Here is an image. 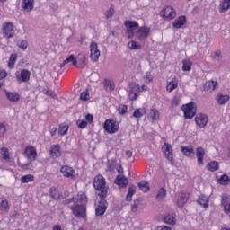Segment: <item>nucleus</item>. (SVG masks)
<instances>
[{
  "mask_svg": "<svg viewBox=\"0 0 230 230\" xmlns=\"http://www.w3.org/2000/svg\"><path fill=\"white\" fill-rule=\"evenodd\" d=\"M72 201L74 202V205L71 206L73 215L79 218H85V204H87V196L85 193L79 192L76 197L73 198Z\"/></svg>",
  "mask_w": 230,
  "mask_h": 230,
  "instance_id": "nucleus-1",
  "label": "nucleus"
},
{
  "mask_svg": "<svg viewBox=\"0 0 230 230\" xmlns=\"http://www.w3.org/2000/svg\"><path fill=\"white\" fill-rule=\"evenodd\" d=\"M86 58H85V55L84 54H79L76 58L72 54L63 61L60 67H65L67 64H72V66H76V67L82 69V67H85Z\"/></svg>",
  "mask_w": 230,
  "mask_h": 230,
  "instance_id": "nucleus-2",
  "label": "nucleus"
},
{
  "mask_svg": "<svg viewBox=\"0 0 230 230\" xmlns=\"http://www.w3.org/2000/svg\"><path fill=\"white\" fill-rule=\"evenodd\" d=\"M181 110L183 111L185 119H193L195 114H197V104L191 102L182 105Z\"/></svg>",
  "mask_w": 230,
  "mask_h": 230,
  "instance_id": "nucleus-3",
  "label": "nucleus"
},
{
  "mask_svg": "<svg viewBox=\"0 0 230 230\" xmlns=\"http://www.w3.org/2000/svg\"><path fill=\"white\" fill-rule=\"evenodd\" d=\"M160 15L165 21H173L177 17V11L173 7L167 5L161 10Z\"/></svg>",
  "mask_w": 230,
  "mask_h": 230,
  "instance_id": "nucleus-4",
  "label": "nucleus"
},
{
  "mask_svg": "<svg viewBox=\"0 0 230 230\" xmlns=\"http://www.w3.org/2000/svg\"><path fill=\"white\" fill-rule=\"evenodd\" d=\"M93 187L98 191H101V197H105L107 195V190H105V179L102 175H97L93 181Z\"/></svg>",
  "mask_w": 230,
  "mask_h": 230,
  "instance_id": "nucleus-5",
  "label": "nucleus"
},
{
  "mask_svg": "<svg viewBox=\"0 0 230 230\" xmlns=\"http://www.w3.org/2000/svg\"><path fill=\"white\" fill-rule=\"evenodd\" d=\"M104 130L108 132V134H116L119 130V123H118L114 119H107L104 122Z\"/></svg>",
  "mask_w": 230,
  "mask_h": 230,
  "instance_id": "nucleus-6",
  "label": "nucleus"
},
{
  "mask_svg": "<svg viewBox=\"0 0 230 230\" xmlns=\"http://www.w3.org/2000/svg\"><path fill=\"white\" fill-rule=\"evenodd\" d=\"M125 26L127 37H128V39H132L135 35L136 30L139 28V23H137V22L128 20L125 22Z\"/></svg>",
  "mask_w": 230,
  "mask_h": 230,
  "instance_id": "nucleus-7",
  "label": "nucleus"
},
{
  "mask_svg": "<svg viewBox=\"0 0 230 230\" xmlns=\"http://www.w3.org/2000/svg\"><path fill=\"white\" fill-rule=\"evenodd\" d=\"M162 152L164 155L165 159L171 163V164H173L174 159H173V147L171 144L164 143L162 146Z\"/></svg>",
  "mask_w": 230,
  "mask_h": 230,
  "instance_id": "nucleus-8",
  "label": "nucleus"
},
{
  "mask_svg": "<svg viewBox=\"0 0 230 230\" xmlns=\"http://www.w3.org/2000/svg\"><path fill=\"white\" fill-rule=\"evenodd\" d=\"M24 155L30 163H33L37 159V149L32 146H28L24 149Z\"/></svg>",
  "mask_w": 230,
  "mask_h": 230,
  "instance_id": "nucleus-9",
  "label": "nucleus"
},
{
  "mask_svg": "<svg viewBox=\"0 0 230 230\" xmlns=\"http://www.w3.org/2000/svg\"><path fill=\"white\" fill-rule=\"evenodd\" d=\"M90 51H91V55H90V58L91 60H93V62H98V58H100V49H98V43L96 42H92L90 44Z\"/></svg>",
  "mask_w": 230,
  "mask_h": 230,
  "instance_id": "nucleus-10",
  "label": "nucleus"
},
{
  "mask_svg": "<svg viewBox=\"0 0 230 230\" xmlns=\"http://www.w3.org/2000/svg\"><path fill=\"white\" fill-rule=\"evenodd\" d=\"M149 35H150V28L146 26L140 27L136 32V37L137 39H138V40H146Z\"/></svg>",
  "mask_w": 230,
  "mask_h": 230,
  "instance_id": "nucleus-11",
  "label": "nucleus"
},
{
  "mask_svg": "<svg viewBox=\"0 0 230 230\" xmlns=\"http://www.w3.org/2000/svg\"><path fill=\"white\" fill-rule=\"evenodd\" d=\"M195 121L199 128H204L206 125H208L209 119L208 118V115L204 113H199L195 117Z\"/></svg>",
  "mask_w": 230,
  "mask_h": 230,
  "instance_id": "nucleus-12",
  "label": "nucleus"
},
{
  "mask_svg": "<svg viewBox=\"0 0 230 230\" xmlns=\"http://www.w3.org/2000/svg\"><path fill=\"white\" fill-rule=\"evenodd\" d=\"M60 172L64 177H67V179H75L76 177V172L75 169L69 165H63L60 169Z\"/></svg>",
  "mask_w": 230,
  "mask_h": 230,
  "instance_id": "nucleus-13",
  "label": "nucleus"
},
{
  "mask_svg": "<svg viewBox=\"0 0 230 230\" xmlns=\"http://www.w3.org/2000/svg\"><path fill=\"white\" fill-rule=\"evenodd\" d=\"M3 33L6 39H12L15 35V31L13 30V24L8 22L3 25Z\"/></svg>",
  "mask_w": 230,
  "mask_h": 230,
  "instance_id": "nucleus-14",
  "label": "nucleus"
},
{
  "mask_svg": "<svg viewBox=\"0 0 230 230\" xmlns=\"http://www.w3.org/2000/svg\"><path fill=\"white\" fill-rule=\"evenodd\" d=\"M143 209H145V204L141 203L139 199H136L131 206L132 213H135V215H139L140 213H143Z\"/></svg>",
  "mask_w": 230,
  "mask_h": 230,
  "instance_id": "nucleus-15",
  "label": "nucleus"
},
{
  "mask_svg": "<svg viewBox=\"0 0 230 230\" xmlns=\"http://www.w3.org/2000/svg\"><path fill=\"white\" fill-rule=\"evenodd\" d=\"M221 206L224 208V212L226 215L230 213V196L227 194L222 195Z\"/></svg>",
  "mask_w": 230,
  "mask_h": 230,
  "instance_id": "nucleus-16",
  "label": "nucleus"
},
{
  "mask_svg": "<svg viewBox=\"0 0 230 230\" xmlns=\"http://www.w3.org/2000/svg\"><path fill=\"white\" fill-rule=\"evenodd\" d=\"M105 211H107V201L102 199L95 208V214L97 217H102V215H105Z\"/></svg>",
  "mask_w": 230,
  "mask_h": 230,
  "instance_id": "nucleus-17",
  "label": "nucleus"
},
{
  "mask_svg": "<svg viewBox=\"0 0 230 230\" xmlns=\"http://www.w3.org/2000/svg\"><path fill=\"white\" fill-rule=\"evenodd\" d=\"M206 155V151L202 147H197L196 157L198 161V166H204V156Z\"/></svg>",
  "mask_w": 230,
  "mask_h": 230,
  "instance_id": "nucleus-18",
  "label": "nucleus"
},
{
  "mask_svg": "<svg viewBox=\"0 0 230 230\" xmlns=\"http://www.w3.org/2000/svg\"><path fill=\"white\" fill-rule=\"evenodd\" d=\"M31 73L30 71L23 69L22 72L16 73V78L18 82H28L30 80Z\"/></svg>",
  "mask_w": 230,
  "mask_h": 230,
  "instance_id": "nucleus-19",
  "label": "nucleus"
},
{
  "mask_svg": "<svg viewBox=\"0 0 230 230\" xmlns=\"http://www.w3.org/2000/svg\"><path fill=\"white\" fill-rule=\"evenodd\" d=\"M34 4V0H22V8L25 12H31V10H33Z\"/></svg>",
  "mask_w": 230,
  "mask_h": 230,
  "instance_id": "nucleus-20",
  "label": "nucleus"
},
{
  "mask_svg": "<svg viewBox=\"0 0 230 230\" xmlns=\"http://www.w3.org/2000/svg\"><path fill=\"white\" fill-rule=\"evenodd\" d=\"M103 85L105 91L108 93H111V91H114L116 85L114 84V81L112 79L105 78L103 81Z\"/></svg>",
  "mask_w": 230,
  "mask_h": 230,
  "instance_id": "nucleus-21",
  "label": "nucleus"
},
{
  "mask_svg": "<svg viewBox=\"0 0 230 230\" xmlns=\"http://www.w3.org/2000/svg\"><path fill=\"white\" fill-rule=\"evenodd\" d=\"M184 24H186V16H179L172 22L173 28H176L177 30H179L180 28H182Z\"/></svg>",
  "mask_w": 230,
  "mask_h": 230,
  "instance_id": "nucleus-22",
  "label": "nucleus"
},
{
  "mask_svg": "<svg viewBox=\"0 0 230 230\" xmlns=\"http://www.w3.org/2000/svg\"><path fill=\"white\" fill-rule=\"evenodd\" d=\"M140 87L137 84H135L129 90V100L134 101L137 98L139 94Z\"/></svg>",
  "mask_w": 230,
  "mask_h": 230,
  "instance_id": "nucleus-23",
  "label": "nucleus"
},
{
  "mask_svg": "<svg viewBox=\"0 0 230 230\" xmlns=\"http://www.w3.org/2000/svg\"><path fill=\"white\" fill-rule=\"evenodd\" d=\"M181 150L183 154V155H186V157H194L195 151L193 150V146H181Z\"/></svg>",
  "mask_w": 230,
  "mask_h": 230,
  "instance_id": "nucleus-24",
  "label": "nucleus"
},
{
  "mask_svg": "<svg viewBox=\"0 0 230 230\" xmlns=\"http://www.w3.org/2000/svg\"><path fill=\"white\" fill-rule=\"evenodd\" d=\"M1 155H2L3 159H4V161H6V163H9V164H11V165L13 164V161L10 157V152L8 151V148L2 147Z\"/></svg>",
  "mask_w": 230,
  "mask_h": 230,
  "instance_id": "nucleus-25",
  "label": "nucleus"
},
{
  "mask_svg": "<svg viewBox=\"0 0 230 230\" xmlns=\"http://www.w3.org/2000/svg\"><path fill=\"white\" fill-rule=\"evenodd\" d=\"M5 96L9 102H15L20 100L21 96L17 93V92H8L5 91Z\"/></svg>",
  "mask_w": 230,
  "mask_h": 230,
  "instance_id": "nucleus-26",
  "label": "nucleus"
},
{
  "mask_svg": "<svg viewBox=\"0 0 230 230\" xmlns=\"http://www.w3.org/2000/svg\"><path fill=\"white\" fill-rule=\"evenodd\" d=\"M198 204L206 209L209 206V197L202 194L198 199Z\"/></svg>",
  "mask_w": 230,
  "mask_h": 230,
  "instance_id": "nucleus-27",
  "label": "nucleus"
},
{
  "mask_svg": "<svg viewBox=\"0 0 230 230\" xmlns=\"http://www.w3.org/2000/svg\"><path fill=\"white\" fill-rule=\"evenodd\" d=\"M216 100L218 105H226L229 102V95L217 93Z\"/></svg>",
  "mask_w": 230,
  "mask_h": 230,
  "instance_id": "nucleus-28",
  "label": "nucleus"
},
{
  "mask_svg": "<svg viewBox=\"0 0 230 230\" xmlns=\"http://www.w3.org/2000/svg\"><path fill=\"white\" fill-rule=\"evenodd\" d=\"M61 152H60V145L57 144V145H53L50 147V155L51 157H60L61 155Z\"/></svg>",
  "mask_w": 230,
  "mask_h": 230,
  "instance_id": "nucleus-29",
  "label": "nucleus"
},
{
  "mask_svg": "<svg viewBox=\"0 0 230 230\" xmlns=\"http://www.w3.org/2000/svg\"><path fill=\"white\" fill-rule=\"evenodd\" d=\"M115 182L119 188H125L128 184V180L123 175H118Z\"/></svg>",
  "mask_w": 230,
  "mask_h": 230,
  "instance_id": "nucleus-30",
  "label": "nucleus"
},
{
  "mask_svg": "<svg viewBox=\"0 0 230 230\" xmlns=\"http://www.w3.org/2000/svg\"><path fill=\"white\" fill-rule=\"evenodd\" d=\"M179 85V81L175 78L172 79V81L167 83L166 89L168 93H172V91H175Z\"/></svg>",
  "mask_w": 230,
  "mask_h": 230,
  "instance_id": "nucleus-31",
  "label": "nucleus"
},
{
  "mask_svg": "<svg viewBox=\"0 0 230 230\" xmlns=\"http://www.w3.org/2000/svg\"><path fill=\"white\" fill-rule=\"evenodd\" d=\"M217 87H218L217 81H208L205 83V91H209V93L215 91Z\"/></svg>",
  "mask_w": 230,
  "mask_h": 230,
  "instance_id": "nucleus-32",
  "label": "nucleus"
},
{
  "mask_svg": "<svg viewBox=\"0 0 230 230\" xmlns=\"http://www.w3.org/2000/svg\"><path fill=\"white\" fill-rule=\"evenodd\" d=\"M146 114V110L145 108H137L133 112V118L139 119Z\"/></svg>",
  "mask_w": 230,
  "mask_h": 230,
  "instance_id": "nucleus-33",
  "label": "nucleus"
},
{
  "mask_svg": "<svg viewBox=\"0 0 230 230\" xmlns=\"http://www.w3.org/2000/svg\"><path fill=\"white\" fill-rule=\"evenodd\" d=\"M156 200H158V202H163L166 200V189L164 188L159 189L156 194Z\"/></svg>",
  "mask_w": 230,
  "mask_h": 230,
  "instance_id": "nucleus-34",
  "label": "nucleus"
},
{
  "mask_svg": "<svg viewBox=\"0 0 230 230\" xmlns=\"http://www.w3.org/2000/svg\"><path fill=\"white\" fill-rule=\"evenodd\" d=\"M159 110L154 108L149 112V118L152 119V123H155L159 119Z\"/></svg>",
  "mask_w": 230,
  "mask_h": 230,
  "instance_id": "nucleus-35",
  "label": "nucleus"
},
{
  "mask_svg": "<svg viewBox=\"0 0 230 230\" xmlns=\"http://www.w3.org/2000/svg\"><path fill=\"white\" fill-rule=\"evenodd\" d=\"M229 9H230V0H223L219 5V12H221V13H224L227 12V10Z\"/></svg>",
  "mask_w": 230,
  "mask_h": 230,
  "instance_id": "nucleus-36",
  "label": "nucleus"
},
{
  "mask_svg": "<svg viewBox=\"0 0 230 230\" xmlns=\"http://www.w3.org/2000/svg\"><path fill=\"white\" fill-rule=\"evenodd\" d=\"M219 168V164L217 161H212L207 164L208 172H217Z\"/></svg>",
  "mask_w": 230,
  "mask_h": 230,
  "instance_id": "nucleus-37",
  "label": "nucleus"
},
{
  "mask_svg": "<svg viewBox=\"0 0 230 230\" xmlns=\"http://www.w3.org/2000/svg\"><path fill=\"white\" fill-rule=\"evenodd\" d=\"M138 188L141 191L146 193V191L150 190V184L148 183V181H142L138 182Z\"/></svg>",
  "mask_w": 230,
  "mask_h": 230,
  "instance_id": "nucleus-38",
  "label": "nucleus"
},
{
  "mask_svg": "<svg viewBox=\"0 0 230 230\" xmlns=\"http://www.w3.org/2000/svg\"><path fill=\"white\" fill-rule=\"evenodd\" d=\"M68 130H69V125H67L66 123H62L59 126L58 134H59V136H66V134H67Z\"/></svg>",
  "mask_w": 230,
  "mask_h": 230,
  "instance_id": "nucleus-39",
  "label": "nucleus"
},
{
  "mask_svg": "<svg viewBox=\"0 0 230 230\" xmlns=\"http://www.w3.org/2000/svg\"><path fill=\"white\" fill-rule=\"evenodd\" d=\"M35 181V177L31 174L23 175L21 177V182L23 184H27V182H33Z\"/></svg>",
  "mask_w": 230,
  "mask_h": 230,
  "instance_id": "nucleus-40",
  "label": "nucleus"
},
{
  "mask_svg": "<svg viewBox=\"0 0 230 230\" xmlns=\"http://www.w3.org/2000/svg\"><path fill=\"white\" fill-rule=\"evenodd\" d=\"M16 62H17V54H12L8 61V67L10 69H13V67H15Z\"/></svg>",
  "mask_w": 230,
  "mask_h": 230,
  "instance_id": "nucleus-41",
  "label": "nucleus"
},
{
  "mask_svg": "<svg viewBox=\"0 0 230 230\" xmlns=\"http://www.w3.org/2000/svg\"><path fill=\"white\" fill-rule=\"evenodd\" d=\"M191 60L190 59H183L182 60V71H191Z\"/></svg>",
  "mask_w": 230,
  "mask_h": 230,
  "instance_id": "nucleus-42",
  "label": "nucleus"
},
{
  "mask_svg": "<svg viewBox=\"0 0 230 230\" xmlns=\"http://www.w3.org/2000/svg\"><path fill=\"white\" fill-rule=\"evenodd\" d=\"M229 182H230V178L227 174H223L222 176H220L219 184H221L222 186H227Z\"/></svg>",
  "mask_w": 230,
  "mask_h": 230,
  "instance_id": "nucleus-43",
  "label": "nucleus"
},
{
  "mask_svg": "<svg viewBox=\"0 0 230 230\" xmlns=\"http://www.w3.org/2000/svg\"><path fill=\"white\" fill-rule=\"evenodd\" d=\"M134 193H136V187L130 186L128 188V192L126 196V200H128V202H130L132 200V197H134Z\"/></svg>",
  "mask_w": 230,
  "mask_h": 230,
  "instance_id": "nucleus-44",
  "label": "nucleus"
},
{
  "mask_svg": "<svg viewBox=\"0 0 230 230\" xmlns=\"http://www.w3.org/2000/svg\"><path fill=\"white\" fill-rule=\"evenodd\" d=\"M186 202H188V195L181 193L180 199H178V206L182 208Z\"/></svg>",
  "mask_w": 230,
  "mask_h": 230,
  "instance_id": "nucleus-45",
  "label": "nucleus"
},
{
  "mask_svg": "<svg viewBox=\"0 0 230 230\" xmlns=\"http://www.w3.org/2000/svg\"><path fill=\"white\" fill-rule=\"evenodd\" d=\"M165 224H169L171 226H175V217L172 215H168L164 217Z\"/></svg>",
  "mask_w": 230,
  "mask_h": 230,
  "instance_id": "nucleus-46",
  "label": "nucleus"
},
{
  "mask_svg": "<svg viewBox=\"0 0 230 230\" xmlns=\"http://www.w3.org/2000/svg\"><path fill=\"white\" fill-rule=\"evenodd\" d=\"M17 46L21 49H28V41L26 40H20L17 41Z\"/></svg>",
  "mask_w": 230,
  "mask_h": 230,
  "instance_id": "nucleus-47",
  "label": "nucleus"
},
{
  "mask_svg": "<svg viewBox=\"0 0 230 230\" xmlns=\"http://www.w3.org/2000/svg\"><path fill=\"white\" fill-rule=\"evenodd\" d=\"M128 48L129 49H141V45L137 41H129Z\"/></svg>",
  "mask_w": 230,
  "mask_h": 230,
  "instance_id": "nucleus-48",
  "label": "nucleus"
},
{
  "mask_svg": "<svg viewBox=\"0 0 230 230\" xmlns=\"http://www.w3.org/2000/svg\"><path fill=\"white\" fill-rule=\"evenodd\" d=\"M91 95L89 94V91L85 90L80 95V100H83V102H87V100H90Z\"/></svg>",
  "mask_w": 230,
  "mask_h": 230,
  "instance_id": "nucleus-49",
  "label": "nucleus"
},
{
  "mask_svg": "<svg viewBox=\"0 0 230 230\" xmlns=\"http://www.w3.org/2000/svg\"><path fill=\"white\" fill-rule=\"evenodd\" d=\"M143 80L145 81L146 84H150V82H152V80H154V75H152V74H150L149 72H147V73L143 76Z\"/></svg>",
  "mask_w": 230,
  "mask_h": 230,
  "instance_id": "nucleus-50",
  "label": "nucleus"
},
{
  "mask_svg": "<svg viewBox=\"0 0 230 230\" xmlns=\"http://www.w3.org/2000/svg\"><path fill=\"white\" fill-rule=\"evenodd\" d=\"M50 196L55 199H60V192L57 189H50Z\"/></svg>",
  "mask_w": 230,
  "mask_h": 230,
  "instance_id": "nucleus-51",
  "label": "nucleus"
},
{
  "mask_svg": "<svg viewBox=\"0 0 230 230\" xmlns=\"http://www.w3.org/2000/svg\"><path fill=\"white\" fill-rule=\"evenodd\" d=\"M212 58L214 60H222V52L220 50H217L216 52L212 53Z\"/></svg>",
  "mask_w": 230,
  "mask_h": 230,
  "instance_id": "nucleus-52",
  "label": "nucleus"
},
{
  "mask_svg": "<svg viewBox=\"0 0 230 230\" xmlns=\"http://www.w3.org/2000/svg\"><path fill=\"white\" fill-rule=\"evenodd\" d=\"M76 125H77L78 128H85V127H87V121H85L84 119H78L76 121Z\"/></svg>",
  "mask_w": 230,
  "mask_h": 230,
  "instance_id": "nucleus-53",
  "label": "nucleus"
},
{
  "mask_svg": "<svg viewBox=\"0 0 230 230\" xmlns=\"http://www.w3.org/2000/svg\"><path fill=\"white\" fill-rule=\"evenodd\" d=\"M0 206H1V208H3V209H7L8 208V201L6 199H4V198H2L0 199Z\"/></svg>",
  "mask_w": 230,
  "mask_h": 230,
  "instance_id": "nucleus-54",
  "label": "nucleus"
},
{
  "mask_svg": "<svg viewBox=\"0 0 230 230\" xmlns=\"http://www.w3.org/2000/svg\"><path fill=\"white\" fill-rule=\"evenodd\" d=\"M127 111H128L127 105H119V114H127Z\"/></svg>",
  "mask_w": 230,
  "mask_h": 230,
  "instance_id": "nucleus-55",
  "label": "nucleus"
},
{
  "mask_svg": "<svg viewBox=\"0 0 230 230\" xmlns=\"http://www.w3.org/2000/svg\"><path fill=\"white\" fill-rule=\"evenodd\" d=\"M114 15V8L111 7L109 11L106 13L107 19H111Z\"/></svg>",
  "mask_w": 230,
  "mask_h": 230,
  "instance_id": "nucleus-56",
  "label": "nucleus"
},
{
  "mask_svg": "<svg viewBox=\"0 0 230 230\" xmlns=\"http://www.w3.org/2000/svg\"><path fill=\"white\" fill-rule=\"evenodd\" d=\"M5 133L6 128L4 127V125L0 124V137H3V136H4Z\"/></svg>",
  "mask_w": 230,
  "mask_h": 230,
  "instance_id": "nucleus-57",
  "label": "nucleus"
},
{
  "mask_svg": "<svg viewBox=\"0 0 230 230\" xmlns=\"http://www.w3.org/2000/svg\"><path fill=\"white\" fill-rule=\"evenodd\" d=\"M172 107H177L178 105H181V99L175 97L172 100Z\"/></svg>",
  "mask_w": 230,
  "mask_h": 230,
  "instance_id": "nucleus-58",
  "label": "nucleus"
},
{
  "mask_svg": "<svg viewBox=\"0 0 230 230\" xmlns=\"http://www.w3.org/2000/svg\"><path fill=\"white\" fill-rule=\"evenodd\" d=\"M93 119L94 118L93 117L92 114H86L84 121H86L87 124L92 123Z\"/></svg>",
  "mask_w": 230,
  "mask_h": 230,
  "instance_id": "nucleus-59",
  "label": "nucleus"
},
{
  "mask_svg": "<svg viewBox=\"0 0 230 230\" xmlns=\"http://www.w3.org/2000/svg\"><path fill=\"white\" fill-rule=\"evenodd\" d=\"M47 96H50L51 98H57V94L52 90H48L46 93Z\"/></svg>",
  "mask_w": 230,
  "mask_h": 230,
  "instance_id": "nucleus-60",
  "label": "nucleus"
},
{
  "mask_svg": "<svg viewBox=\"0 0 230 230\" xmlns=\"http://www.w3.org/2000/svg\"><path fill=\"white\" fill-rule=\"evenodd\" d=\"M7 73L4 70H0V80H4L5 76H7Z\"/></svg>",
  "mask_w": 230,
  "mask_h": 230,
  "instance_id": "nucleus-61",
  "label": "nucleus"
},
{
  "mask_svg": "<svg viewBox=\"0 0 230 230\" xmlns=\"http://www.w3.org/2000/svg\"><path fill=\"white\" fill-rule=\"evenodd\" d=\"M57 128H52L51 129H50V136L53 137H55V136H57Z\"/></svg>",
  "mask_w": 230,
  "mask_h": 230,
  "instance_id": "nucleus-62",
  "label": "nucleus"
},
{
  "mask_svg": "<svg viewBox=\"0 0 230 230\" xmlns=\"http://www.w3.org/2000/svg\"><path fill=\"white\" fill-rule=\"evenodd\" d=\"M159 230H172V227L166 226H161L158 227Z\"/></svg>",
  "mask_w": 230,
  "mask_h": 230,
  "instance_id": "nucleus-63",
  "label": "nucleus"
},
{
  "mask_svg": "<svg viewBox=\"0 0 230 230\" xmlns=\"http://www.w3.org/2000/svg\"><path fill=\"white\" fill-rule=\"evenodd\" d=\"M53 230H62V226H60L59 225H55L53 226Z\"/></svg>",
  "mask_w": 230,
  "mask_h": 230,
  "instance_id": "nucleus-64",
  "label": "nucleus"
}]
</instances>
